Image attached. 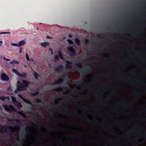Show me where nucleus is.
Masks as SVG:
<instances>
[{"instance_id":"nucleus-37","label":"nucleus","mask_w":146,"mask_h":146,"mask_svg":"<svg viewBox=\"0 0 146 146\" xmlns=\"http://www.w3.org/2000/svg\"><path fill=\"white\" fill-rule=\"evenodd\" d=\"M25 129L26 130H30V128L28 126H27V127H25Z\"/></svg>"},{"instance_id":"nucleus-11","label":"nucleus","mask_w":146,"mask_h":146,"mask_svg":"<svg viewBox=\"0 0 146 146\" xmlns=\"http://www.w3.org/2000/svg\"><path fill=\"white\" fill-rule=\"evenodd\" d=\"M52 90L54 91H62L63 90V89L62 88L60 87H55V88H53Z\"/></svg>"},{"instance_id":"nucleus-9","label":"nucleus","mask_w":146,"mask_h":146,"mask_svg":"<svg viewBox=\"0 0 146 146\" xmlns=\"http://www.w3.org/2000/svg\"><path fill=\"white\" fill-rule=\"evenodd\" d=\"M64 81L63 79L62 78H60L54 83V84H58Z\"/></svg>"},{"instance_id":"nucleus-51","label":"nucleus","mask_w":146,"mask_h":146,"mask_svg":"<svg viewBox=\"0 0 146 146\" xmlns=\"http://www.w3.org/2000/svg\"><path fill=\"white\" fill-rule=\"evenodd\" d=\"M67 92H68V93H69L70 92V91L69 90H68L67 91Z\"/></svg>"},{"instance_id":"nucleus-17","label":"nucleus","mask_w":146,"mask_h":146,"mask_svg":"<svg viewBox=\"0 0 146 146\" xmlns=\"http://www.w3.org/2000/svg\"><path fill=\"white\" fill-rule=\"evenodd\" d=\"M75 41L76 44L78 46H79L80 44V41L79 39L77 38H75Z\"/></svg>"},{"instance_id":"nucleus-62","label":"nucleus","mask_w":146,"mask_h":146,"mask_svg":"<svg viewBox=\"0 0 146 146\" xmlns=\"http://www.w3.org/2000/svg\"><path fill=\"white\" fill-rule=\"evenodd\" d=\"M137 82H135V83H137Z\"/></svg>"},{"instance_id":"nucleus-21","label":"nucleus","mask_w":146,"mask_h":146,"mask_svg":"<svg viewBox=\"0 0 146 146\" xmlns=\"http://www.w3.org/2000/svg\"><path fill=\"white\" fill-rule=\"evenodd\" d=\"M75 66L78 67H82V64L81 63L79 62L75 64Z\"/></svg>"},{"instance_id":"nucleus-24","label":"nucleus","mask_w":146,"mask_h":146,"mask_svg":"<svg viewBox=\"0 0 146 146\" xmlns=\"http://www.w3.org/2000/svg\"><path fill=\"white\" fill-rule=\"evenodd\" d=\"M39 91L38 90L37 91H35V93L32 94V96H36L39 95Z\"/></svg>"},{"instance_id":"nucleus-46","label":"nucleus","mask_w":146,"mask_h":146,"mask_svg":"<svg viewBox=\"0 0 146 146\" xmlns=\"http://www.w3.org/2000/svg\"><path fill=\"white\" fill-rule=\"evenodd\" d=\"M63 106L65 108H66V106L64 104H63Z\"/></svg>"},{"instance_id":"nucleus-36","label":"nucleus","mask_w":146,"mask_h":146,"mask_svg":"<svg viewBox=\"0 0 146 146\" xmlns=\"http://www.w3.org/2000/svg\"><path fill=\"white\" fill-rule=\"evenodd\" d=\"M25 141L24 139H23L22 140V143H21L20 146H23V145L22 144V143H24L25 142Z\"/></svg>"},{"instance_id":"nucleus-48","label":"nucleus","mask_w":146,"mask_h":146,"mask_svg":"<svg viewBox=\"0 0 146 146\" xmlns=\"http://www.w3.org/2000/svg\"><path fill=\"white\" fill-rule=\"evenodd\" d=\"M33 60L32 58H31L30 60V61H33Z\"/></svg>"},{"instance_id":"nucleus-43","label":"nucleus","mask_w":146,"mask_h":146,"mask_svg":"<svg viewBox=\"0 0 146 146\" xmlns=\"http://www.w3.org/2000/svg\"><path fill=\"white\" fill-rule=\"evenodd\" d=\"M72 35H69V37L71 38H72Z\"/></svg>"},{"instance_id":"nucleus-61","label":"nucleus","mask_w":146,"mask_h":146,"mask_svg":"<svg viewBox=\"0 0 146 146\" xmlns=\"http://www.w3.org/2000/svg\"><path fill=\"white\" fill-rule=\"evenodd\" d=\"M0 109H1H1H2V108H1V107Z\"/></svg>"},{"instance_id":"nucleus-14","label":"nucleus","mask_w":146,"mask_h":146,"mask_svg":"<svg viewBox=\"0 0 146 146\" xmlns=\"http://www.w3.org/2000/svg\"><path fill=\"white\" fill-rule=\"evenodd\" d=\"M58 54L59 57L61 59H63L64 57L63 56L62 51L59 50L58 52Z\"/></svg>"},{"instance_id":"nucleus-31","label":"nucleus","mask_w":146,"mask_h":146,"mask_svg":"<svg viewBox=\"0 0 146 146\" xmlns=\"http://www.w3.org/2000/svg\"><path fill=\"white\" fill-rule=\"evenodd\" d=\"M10 33H11V32H1V34H9Z\"/></svg>"},{"instance_id":"nucleus-25","label":"nucleus","mask_w":146,"mask_h":146,"mask_svg":"<svg viewBox=\"0 0 146 146\" xmlns=\"http://www.w3.org/2000/svg\"><path fill=\"white\" fill-rule=\"evenodd\" d=\"M23 101L25 102V103H26L28 104H31V105H32V104L31 102L30 101H29L28 100H26L25 99L24 100H23Z\"/></svg>"},{"instance_id":"nucleus-35","label":"nucleus","mask_w":146,"mask_h":146,"mask_svg":"<svg viewBox=\"0 0 146 146\" xmlns=\"http://www.w3.org/2000/svg\"><path fill=\"white\" fill-rule=\"evenodd\" d=\"M120 30L123 31L125 32H127V29H122Z\"/></svg>"},{"instance_id":"nucleus-4","label":"nucleus","mask_w":146,"mask_h":146,"mask_svg":"<svg viewBox=\"0 0 146 146\" xmlns=\"http://www.w3.org/2000/svg\"><path fill=\"white\" fill-rule=\"evenodd\" d=\"M93 69L92 68H87L86 69L81 71V72L82 73H90L93 70Z\"/></svg>"},{"instance_id":"nucleus-45","label":"nucleus","mask_w":146,"mask_h":146,"mask_svg":"<svg viewBox=\"0 0 146 146\" xmlns=\"http://www.w3.org/2000/svg\"><path fill=\"white\" fill-rule=\"evenodd\" d=\"M47 37L48 38H50V39L52 38L51 37H50V36H47Z\"/></svg>"},{"instance_id":"nucleus-8","label":"nucleus","mask_w":146,"mask_h":146,"mask_svg":"<svg viewBox=\"0 0 146 146\" xmlns=\"http://www.w3.org/2000/svg\"><path fill=\"white\" fill-rule=\"evenodd\" d=\"M26 43V42L24 40H21L19 41L18 43V47H20L25 45Z\"/></svg>"},{"instance_id":"nucleus-3","label":"nucleus","mask_w":146,"mask_h":146,"mask_svg":"<svg viewBox=\"0 0 146 146\" xmlns=\"http://www.w3.org/2000/svg\"><path fill=\"white\" fill-rule=\"evenodd\" d=\"M68 50L72 54H70V56H73L76 55V52L74 50V48L72 46H70L68 48Z\"/></svg>"},{"instance_id":"nucleus-64","label":"nucleus","mask_w":146,"mask_h":146,"mask_svg":"<svg viewBox=\"0 0 146 146\" xmlns=\"http://www.w3.org/2000/svg\"><path fill=\"white\" fill-rule=\"evenodd\" d=\"M145 135L146 136V134H145Z\"/></svg>"},{"instance_id":"nucleus-32","label":"nucleus","mask_w":146,"mask_h":146,"mask_svg":"<svg viewBox=\"0 0 146 146\" xmlns=\"http://www.w3.org/2000/svg\"><path fill=\"white\" fill-rule=\"evenodd\" d=\"M26 58L28 61H30V59L27 53L26 54Z\"/></svg>"},{"instance_id":"nucleus-23","label":"nucleus","mask_w":146,"mask_h":146,"mask_svg":"<svg viewBox=\"0 0 146 146\" xmlns=\"http://www.w3.org/2000/svg\"><path fill=\"white\" fill-rule=\"evenodd\" d=\"M11 98L12 101L14 103V104L18 102L16 100L15 97H11Z\"/></svg>"},{"instance_id":"nucleus-52","label":"nucleus","mask_w":146,"mask_h":146,"mask_svg":"<svg viewBox=\"0 0 146 146\" xmlns=\"http://www.w3.org/2000/svg\"><path fill=\"white\" fill-rule=\"evenodd\" d=\"M0 127H1V132H2V131L1 130V128L2 127V125H1V126H0Z\"/></svg>"},{"instance_id":"nucleus-40","label":"nucleus","mask_w":146,"mask_h":146,"mask_svg":"<svg viewBox=\"0 0 146 146\" xmlns=\"http://www.w3.org/2000/svg\"><path fill=\"white\" fill-rule=\"evenodd\" d=\"M8 120L9 121L12 122L14 120L12 119H8Z\"/></svg>"},{"instance_id":"nucleus-10","label":"nucleus","mask_w":146,"mask_h":146,"mask_svg":"<svg viewBox=\"0 0 146 146\" xmlns=\"http://www.w3.org/2000/svg\"><path fill=\"white\" fill-rule=\"evenodd\" d=\"M84 78H82L81 81H76L75 82V83L77 85H79L82 84V82L84 81Z\"/></svg>"},{"instance_id":"nucleus-12","label":"nucleus","mask_w":146,"mask_h":146,"mask_svg":"<svg viewBox=\"0 0 146 146\" xmlns=\"http://www.w3.org/2000/svg\"><path fill=\"white\" fill-rule=\"evenodd\" d=\"M10 63L14 66V64H18L19 63V62L16 60H13L12 61H10Z\"/></svg>"},{"instance_id":"nucleus-29","label":"nucleus","mask_w":146,"mask_h":146,"mask_svg":"<svg viewBox=\"0 0 146 146\" xmlns=\"http://www.w3.org/2000/svg\"><path fill=\"white\" fill-rule=\"evenodd\" d=\"M85 44H88L89 43V41L88 39L86 38L85 40Z\"/></svg>"},{"instance_id":"nucleus-20","label":"nucleus","mask_w":146,"mask_h":146,"mask_svg":"<svg viewBox=\"0 0 146 146\" xmlns=\"http://www.w3.org/2000/svg\"><path fill=\"white\" fill-rule=\"evenodd\" d=\"M15 105L18 108L21 107L22 106V105L21 103L18 102H17L16 103Z\"/></svg>"},{"instance_id":"nucleus-30","label":"nucleus","mask_w":146,"mask_h":146,"mask_svg":"<svg viewBox=\"0 0 146 146\" xmlns=\"http://www.w3.org/2000/svg\"><path fill=\"white\" fill-rule=\"evenodd\" d=\"M18 96L19 98H21L23 101V100H24L25 98L22 96L20 94H18Z\"/></svg>"},{"instance_id":"nucleus-44","label":"nucleus","mask_w":146,"mask_h":146,"mask_svg":"<svg viewBox=\"0 0 146 146\" xmlns=\"http://www.w3.org/2000/svg\"><path fill=\"white\" fill-rule=\"evenodd\" d=\"M116 92L115 91V92H113V93H112V94H116Z\"/></svg>"},{"instance_id":"nucleus-63","label":"nucleus","mask_w":146,"mask_h":146,"mask_svg":"<svg viewBox=\"0 0 146 146\" xmlns=\"http://www.w3.org/2000/svg\"><path fill=\"white\" fill-rule=\"evenodd\" d=\"M119 80H121V79H119Z\"/></svg>"},{"instance_id":"nucleus-56","label":"nucleus","mask_w":146,"mask_h":146,"mask_svg":"<svg viewBox=\"0 0 146 146\" xmlns=\"http://www.w3.org/2000/svg\"><path fill=\"white\" fill-rule=\"evenodd\" d=\"M143 90H146V88H143Z\"/></svg>"},{"instance_id":"nucleus-60","label":"nucleus","mask_w":146,"mask_h":146,"mask_svg":"<svg viewBox=\"0 0 146 146\" xmlns=\"http://www.w3.org/2000/svg\"><path fill=\"white\" fill-rule=\"evenodd\" d=\"M143 68V69H145V67H144V68Z\"/></svg>"},{"instance_id":"nucleus-1","label":"nucleus","mask_w":146,"mask_h":146,"mask_svg":"<svg viewBox=\"0 0 146 146\" xmlns=\"http://www.w3.org/2000/svg\"><path fill=\"white\" fill-rule=\"evenodd\" d=\"M17 85V89L14 92L15 94L18 92V91H24L27 89V87L29 86L30 82L25 80H23L22 81H18Z\"/></svg>"},{"instance_id":"nucleus-57","label":"nucleus","mask_w":146,"mask_h":146,"mask_svg":"<svg viewBox=\"0 0 146 146\" xmlns=\"http://www.w3.org/2000/svg\"><path fill=\"white\" fill-rule=\"evenodd\" d=\"M126 114V113H123V115H125Z\"/></svg>"},{"instance_id":"nucleus-50","label":"nucleus","mask_w":146,"mask_h":146,"mask_svg":"<svg viewBox=\"0 0 146 146\" xmlns=\"http://www.w3.org/2000/svg\"><path fill=\"white\" fill-rule=\"evenodd\" d=\"M6 60L7 61H9L10 60V59L8 58H6Z\"/></svg>"},{"instance_id":"nucleus-6","label":"nucleus","mask_w":146,"mask_h":146,"mask_svg":"<svg viewBox=\"0 0 146 146\" xmlns=\"http://www.w3.org/2000/svg\"><path fill=\"white\" fill-rule=\"evenodd\" d=\"M66 66L67 68L71 69L72 67V66L70 64H72V62L68 60H66Z\"/></svg>"},{"instance_id":"nucleus-34","label":"nucleus","mask_w":146,"mask_h":146,"mask_svg":"<svg viewBox=\"0 0 146 146\" xmlns=\"http://www.w3.org/2000/svg\"><path fill=\"white\" fill-rule=\"evenodd\" d=\"M54 58H55V60H58L59 59V57L57 55H55L54 56Z\"/></svg>"},{"instance_id":"nucleus-13","label":"nucleus","mask_w":146,"mask_h":146,"mask_svg":"<svg viewBox=\"0 0 146 146\" xmlns=\"http://www.w3.org/2000/svg\"><path fill=\"white\" fill-rule=\"evenodd\" d=\"M41 44L44 47L46 48L47 46L49 45V44L48 42H44L41 43Z\"/></svg>"},{"instance_id":"nucleus-26","label":"nucleus","mask_w":146,"mask_h":146,"mask_svg":"<svg viewBox=\"0 0 146 146\" xmlns=\"http://www.w3.org/2000/svg\"><path fill=\"white\" fill-rule=\"evenodd\" d=\"M67 41L70 44H72L74 43V42H73V41L70 39H67Z\"/></svg>"},{"instance_id":"nucleus-15","label":"nucleus","mask_w":146,"mask_h":146,"mask_svg":"<svg viewBox=\"0 0 146 146\" xmlns=\"http://www.w3.org/2000/svg\"><path fill=\"white\" fill-rule=\"evenodd\" d=\"M63 67V66L62 65H60L55 68V70L56 71H58L60 70H62Z\"/></svg>"},{"instance_id":"nucleus-39","label":"nucleus","mask_w":146,"mask_h":146,"mask_svg":"<svg viewBox=\"0 0 146 146\" xmlns=\"http://www.w3.org/2000/svg\"><path fill=\"white\" fill-rule=\"evenodd\" d=\"M126 107L128 108H129L131 107V106L129 104L127 105H126Z\"/></svg>"},{"instance_id":"nucleus-38","label":"nucleus","mask_w":146,"mask_h":146,"mask_svg":"<svg viewBox=\"0 0 146 146\" xmlns=\"http://www.w3.org/2000/svg\"><path fill=\"white\" fill-rule=\"evenodd\" d=\"M23 136L24 137V138H26L27 137V134L26 133L23 134Z\"/></svg>"},{"instance_id":"nucleus-18","label":"nucleus","mask_w":146,"mask_h":146,"mask_svg":"<svg viewBox=\"0 0 146 146\" xmlns=\"http://www.w3.org/2000/svg\"><path fill=\"white\" fill-rule=\"evenodd\" d=\"M19 76L21 78H25L27 76V74L26 73H24L22 74H21L19 73Z\"/></svg>"},{"instance_id":"nucleus-41","label":"nucleus","mask_w":146,"mask_h":146,"mask_svg":"<svg viewBox=\"0 0 146 146\" xmlns=\"http://www.w3.org/2000/svg\"><path fill=\"white\" fill-rule=\"evenodd\" d=\"M21 52H22V48H21V47L20 48V50L19 52V54H21Z\"/></svg>"},{"instance_id":"nucleus-42","label":"nucleus","mask_w":146,"mask_h":146,"mask_svg":"<svg viewBox=\"0 0 146 146\" xmlns=\"http://www.w3.org/2000/svg\"><path fill=\"white\" fill-rule=\"evenodd\" d=\"M117 41L116 40H112V43H115L117 42Z\"/></svg>"},{"instance_id":"nucleus-49","label":"nucleus","mask_w":146,"mask_h":146,"mask_svg":"<svg viewBox=\"0 0 146 146\" xmlns=\"http://www.w3.org/2000/svg\"><path fill=\"white\" fill-rule=\"evenodd\" d=\"M8 91H10L11 90V88H9L8 89Z\"/></svg>"},{"instance_id":"nucleus-55","label":"nucleus","mask_w":146,"mask_h":146,"mask_svg":"<svg viewBox=\"0 0 146 146\" xmlns=\"http://www.w3.org/2000/svg\"><path fill=\"white\" fill-rule=\"evenodd\" d=\"M3 43V41H1V44Z\"/></svg>"},{"instance_id":"nucleus-58","label":"nucleus","mask_w":146,"mask_h":146,"mask_svg":"<svg viewBox=\"0 0 146 146\" xmlns=\"http://www.w3.org/2000/svg\"><path fill=\"white\" fill-rule=\"evenodd\" d=\"M121 39V38H119L118 39V40H120Z\"/></svg>"},{"instance_id":"nucleus-19","label":"nucleus","mask_w":146,"mask_h":146,"mask_svg":"<svg viewBox=\"0 0 146 146\" xmlns=\"http://www.w3.org/2000/svg\"><path fill=\"white\" fill-rule=\"evenodd\" d=\"M34 76L36 80H37L38 79V77L40 76V75L36 72H34Z\"/></svg>"},{"instance_id":"nucleus-28","label":"nucleus","mask_w":146,"mask_h":146,"mask_svg":"<svg viewBox=\"0 0 146 146\" xmlns=\"http://www.w3.org/2000/svg\"><path fill=\"white\" fill-rule=\"evenodd\" d=\"M35 102L37 103H41V101L40 99H35Z\"/></svg>"},{"instance_id":"nucleus-54","label":"nucleus","mask_w":146,"mask_h":146,"mask_svg":"<svg viewBox=\"0 0 146 146\" xmlns=\"http://www.w3.org/2000/svg\"><path fill=\"white\" fill-rule=\"evenodd\" d=\"M67 93H66V92H64L63 93V94H66Z\"/></svg>"},{"instance_id":"nucleus-53","label":"nucleus","mask_w":146,"mask_h":146,"mask_svg":"<svg viewBox=\"0 0 146 146\" xmlns=\"http://www.w3.org/2000/svg\"><path fill=\"white\" fill-rule=\"evenodd\" d=\"M3 59L5 60H6V58L5 57H4L3 58Z\"/></svg>"},{"instance_id":"nucleus-2","label":"nucleus","mask_w":146,"mask_h":146,"mask_svg":"<svg viewBox=\"0 0 146 146\" xmlns=\"http://www.w3.org/2000/svg\"><path fill=\"white\" fill-rule=\"evenodd\" d=\"M4 108L8 111H11L12 110L15 111V108L12 105L9 106L4 105L3 106Z\"/></svg>"},{"instance_id":"nucleus-22","label":"nucleus","mask_w":146,"mask_h":146,"mask_svg":"<svg viewBox=\"0 0 146 146\" xmlns=\"http://www.w3.org/2000/svg\"><path fill=\"white\" fill-rule=\"evenodd\" d=\"M13 72L16 74L17 75L19 76V72L18 70L15 69H13L12 70Z\"/></svg>"},{"instance_id":"nucleus-27","label":"nucleus","mask_w":146,"mask_h":146,"mask_svg":"<svg viewBox=\"0 0 146 146\" xmlns=\"http://www.w3.org/2000/svg\"><path fill=\"white\" fill-rule=\"evenodd\" d=\"M9 99L8 97H4L1 96V100L5 101L6 99Z\"/></svg>"},{"instance_id":"nucleus-5","label":"nucleus","mask_w":146,"mask_h":146,"mask_svg":"<svg viewBox=\"0 0 146 146\" xmlns=\"http://www.w3.org/2000/svg\"><path fill=\"white\" fill-rule=\"evenodd\" d=\"M1 78L4 81H8L9 79V77L5 74H3L1 76Z\"/></svg>"},{"instance_id":"nucleus-16","label":"nucleus","mask_w":146,"mask_h":146,"mask_svg":"<svg viewBox=\"0 0 146 146\" xmlns=\"http://www.w3.org/2000/svg\"><path fill=\"white\" fill-rule=\"evenodd\" d=\"M17 112L19 114L22 116L24 118H27V116L24 114L22 112L20 111H18Z\"/></svg>"},{"instance_id":"nucleus-47","label":"nucleus","mask_w":146,"mask_h":146,"mask_svg":"<svg viewBox=\"0 0 146 146\" xmlns=\"http://www.w3.org/2000/svg\"><path fill=\"white\" fill-rule=\"evenodd\" d=\"M58 102H56L55 101H54V103L55 104H56L58 103Z\"/></svg>"},{"instance_id":"nucleus-7","label":"nucleus","mask_w":146,"mask_h":146,"mask_svg":"<svg viewBox=\"0 0 146 146\" xmlns=\"http://www.w3.org/2000/svg\"><path fill=\"white\" fill-rule=\"evenodd\" d=\"M5 127L7 129L8 131L11 133H13L14 132V129L13 127L10 126H6Z\"/></svg>"},{"instance_id":"nucleus-59","label":"nucleus","mask_w":146,"mask_h":146,"mask_svg":"<svg viewBox=\"0 0 146 146\" xmlns=\"http://www.w3.org/2000/svg\"><path fill=\"white\" fill-rule=\"evenodd\" d=\"M5 132H7V130L5 129Z\"/></svg>"},{"instance_id":"nucleus-33","label":"nucleus","mask_w":146,"mask_h":146,"mask_svg":"<svg viewBox=\"0 0 146 146\" xmlns=\"http://www.w3.org/2000/svg\"><path fill=\"white\" fill-rule=\"evenodd\" d=\"M13 46H18V43H12L11 44Z\"/></svg>"}]
</instances>
